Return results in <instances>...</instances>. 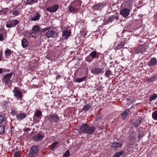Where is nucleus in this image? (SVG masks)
I'll list each match as a JSON object with an SVG mask.
<instances>
[{
	"mask_svg": "<svg viewBox=\"0 0 157 157\" xmlns=\"http://www.w3.org/2000/svg\"><path fill=\"white\" fill-rule=\"evenodd\" d=\"M95 129L94 126H90L87 124H82L80 127L79 131L82 133H85L88 134H91Z\"/></svg>",
	"mask_w": 157,
	"mask_h": 157,
	"instance_id": "obj_1",
	"label": "nucleus"
},
{
	"mask_svg": "<svg viewBox=\"0 0 157 157\" xmlns=\"http://www.w3.org/2000/svg\"><path fill=\"white\" fill-rule=\"evenodd\" d=\"M50 29L49 27L41 29L40 30V32L44 33L46 31H48L45 33V36L47 37L48 38L56 37L57 36V33L53 30H49Z\"/></svg>",
	"mask_w": 157,
	"mask_h": 157,
	"instance_id": "obj_2",
	"label": "nucleus"
},
{
	"mask_svg": "<svg viewBox=\"0 0 157 157\" xmlns=\"http://www.w3.org/2000/svg\"><path fill=\"white\" fill-rule=\"evenodd\" d=\"M81 5V3L80 2H75L68 6V10L70 12L73 13H77Z\"/></svg>",
	"mask_w": 157,
	"mask_h": 157,
	"instance_id": "obj_3",
	"label": "nucleus"
},
{
	"mask_svg": "<svg viewBox=\"0 0 157 157\" xmlns=\"http://www.w3.org/2000/svg\"><path fill=\"white\" fill-rule=\"evenodd\" d=\"M38 151V147L36 145L33 146L31 148L29 154V157H37Z\"/></svg>",
	"mask_w": 157,
	"mask_h": 157,
	"instance_id": "obj_4",
	"label": "nucleus"
},
{
	"mask_svg": "<svg viewBox=\"0 0 157 157\" xmlns=\"http://www.w3.org/2000/svg\"><path fill=\"white\" fill-rule=\"evenodd\" d=\"M13 91L14 93V96L17 99H20L21 100H22V93L20 90L18 89V87H15Z\"/></svg>",
	"mask_w": 157,
	"mask_h": 157,
	"instance_id": "obj_5",
	"label": "nucleus"
},
{
	"mask_svg": "<svg viewBox=\"0 0 157 157\" xmlns=\"http://www.w3.org/2000/svg\"><path fill=\"white\" fill-rule=\"evenodd\" d=\"M106 5L107 4L105 2H99L95 4L93 6V8L94 9L96 10H100L103 9L106 6Z\"/></svg>",
	"mask_w": 157,
	"mask_h": 157,
	"instance_id": "obj_6",
	"label": "nucleus"
},
{
	"mask_svg": "<svg viewBox=\"0 0 157 157\" xmlns=\"http://www.w3.org/2000/svg\"><path fill=\"white\" fill-rule=\"evenodd\" d=\"M47 118L50 122H56L59 120V116L55 114L48 115L47 116Z\"/></svg>",
	"mask_w": 157,
	"mask_h": 157,
	"instance_id": "obj_7",
	"label": "nucleus"
},
{
	"mask_svg": "<svg viewBox=\"0 0 157 157\" xmlns=\"http://www.w3.org/2000/svg\"><path fill=\"white\" fill-rule=\"evenodd\" d=\"M91 72L95 75L102 74L104 72V68H100L98 67H94L91 69Z\"/></svg>",
	"mask_w": 157,
	"mask_h": 157,
	"instance_id": "obj_8",
	"label": "nucleus"
},
{
	"mask_svg": "<svg viewBox=\"0 0 157 157\" xmlns=\"http://www.w3.org/2000/svg\"><path fill=\"white\" fill-rule=\"evenodd\" d=\"M147 46L146 45H141L139 46L135 50L136 53H143L144 52Z\"/></svg>",
	"mask_w": 157,
	"mask_h": 157,
	"instance_id": "obj_9",
	"label": "nucleus"
},
{
	"mask_svg": "<svg viewBox=\"0 0 157 157\" xmlns=\"http://www.w3.org/2000/svg\"><path fill=\"white\" fill-rule=\"evenodd\" d=\"M12 73L11 72L7 74L3 77V79L4 81L5 82V83L7 85H9L10 84V85H11V81L10 79L12 76Z\"/></svg>",
	"mask_w": 157,
	"mask_h": 157,
	"instance_id": "obj_10",
	"label": "nucleus"
},
{
	"mask_svg": "<svg viewBox=\"0 0 157 157\" xmlns=\"http://www.w3.org/2000/svg\"><path fill=\"white\" fill-rule=\"evenodd\" d=\"M20 21L17 19H13L9 22L7 23L6 26L8 28H10L15 26L19 23Z\"/></svg>",
	"mask_w": 157,
	"mask_h": 157,
	"instance_id": "obj_11",
	"label": "nucleus"
},
{
	"mask_svg": "<svg viewBox=\"0 0 157 157\" xmlns=\"http://www.w3.org/2000/svg\"><path fill=\"white\" fill-rule=\"evenodd\" d=\"M59 8V6L58 4L50 6L46 8V10L51 13H54L57 11Z\"/></svg>",
	"mask_w": 157,
	"mask_h": 157,
	"instance_id": "obj_12",
	"label": "nucleus"
},
{
	"mask_svg": "<svg viewBox=\"0 0 157 157\" xmlns=\"http://www.w3.org/2000/svg\"><path fill=\"white\" fill-rule=\"evenodd\" d=\"M44 134L42 132H40L38 134L34 136L33 137V139L36 141L42 140L44 137Z\"/></svg>",
	"mask_w": 157,
	"mask_h": 157,
	"instance_id": "obj_13",
	"label": "nucleus"
},
{
	"mask_svg": "<svg viewBox=\"0 0 157 157\" xmlns=\"http://www.w3.org/2000/svg\"><path fill=\"white\" fill-rule=\"evenodd\" d=\"M71 32L70 29L63 31V32L62 38L64 39L67 38L71 36Z\"/></svg>",
	"mask_w": 157,
	"mask_h": 157,
	"instance_id": "obj_14",
	"label": "nucleus"
},
{
	"mask_svg": "<svg viewBox=\"0 0 157 157\" xmlns=\"http://www.w3.org/2000/svg\"><path fill=\"white\" fill-rule=\"evenodd\" d=\"M130 11L128 8H124L122 10L120 14L124 17H127L129 14Z\"/></svg>",
	"mask_w": 157,
	"mask_h": 157,
	"instance_id": "obj_15",
	"label": "nucleus"
},
{
	"mask_svg": "<svg viewBox=\"0 0 157 157\" xmlns=\"http://www.w3.org/2000/svg\"><path fill=\"white\" fill-rule=\"evenodd\" d=\"M7 36V33L5 30L3 29H0V41H2L4 40L3 37H6Z\"/></svg>",
	"mask_w": 157,
	"mask_h": 157,
	"instance_id": "obj_16",
	"label": "nucleus"
},
{
	"mask_svg": "<svg viewBox=\"0 0 157 157\" xmlns=\"http://www.w3.org/2000/svg\"><path fill=\"white\" fill-rule=\"evenodd\" d=\"M123 145L122 143H120L116 142H114L112 143L111 147L114 148L115 150L117 149L118 148L121 147Z\"/></svg>",
	"mask_w": 157,
	"mask_h": 157,
	"instance_id": "obj_17",
	"label": "nucleus"
},
{
	"mask_svg": "<svg viewBox=\"0 0 157 157\" xmlns=\"http://www.w3.org/2000/svg\"><path fill=\"white\" fill-rule=\"evenodd\" d=\"M99 53L97 52L96 51H94L91 52L90 54V55L93 59H98L99 58L98 56L99 55Z\"/></svg>",
	"mask_w": 157,
	"mask_h": 157,
	"instance_id": "obj_18",
	"label": "nucleus"
},
{
	"mask_svg": "<svg viewBox=\"0 0 157 157\" xmlns=\"http://www.w3.org/2000/svg\"><path fill=\"white\" fill-rule=\"evenodd\" d=\"M157 63L156 59L155 58H153L148 62V65L150 66H153L156 65Z\"/></svg>",
	"mask_w": 157,
	"mask_h": 157,
	"instance_id": "obj_19",
	"label": "nucleus"
},
{
	"mask_svg": "<svg viewBox=\"0 0 157 157\" xmlns=\"http://www.w3.org/2000/svg\"><path fill=\"white\" fill-rule=\"evenodd\" d=\"M21 9L17 7L13 9L12 13L13 15L17 16L20 13Z\"/></svg>",
	"mask_w": 157,
	"mask_h": 157,
	"instance_id": "obj_20",
	"label": "nucleus"
},
{
	"mask_svg": "<svg viewBox=\"0 0 157 157\" xmlns=\"http://www.w3.org/2000/svg\"><path fill=\"white\" fill-rule=\"evenodd\" d=\"M119 18V17L118 16L112 15L108 18L107 21L108 23H109L110 22H112L115 20H117Z\"/></svg>",
	"mask_w": 157,
	"mask_h": 157,
	"instance_id": "obj_21",
	"label": "nucleus"
},
{
	"mask_svg": "<svg viewBox=\"0 0 157 157\" xmlns=\"http://www.w3.org/2000/svg\"><path fill=\"white\" fill-rule=\"evenodd\" d=\"M133 2L132 0H128L124 2L123 4L126 8H130L131 7V4Z\"/></svg>",
	"mask_w": 157,
	"mask_h": 157,
	"instance_id": "obj_22",
	"label": "nucleus"
},
{
	"mask_svg": "<svg viewBox=\"0 0 157 157\" xmlns=\"http://www.w3.org/2000/svg\"><path fill=\"white\" fill-rule=\"evenodd\" d=\"M26 115L23 113H20L17 115V119L20 121L25 117Z\"/></svg>",
	"mask_w": 157,
	"mask_h": 157,
	"instance_id": "obj_23",
	"label": "nucleus"
},
{
	"mask_svg": "<svg viewBox=\"0 0 157 157\" xmlns=\"http://www.w3.org/2000/svg\"><path fill=\"white\" fill-rule=\"evenodd\" d=\"M40 30V28L38 25L34 26L32 29L33 33L35 34L37 33Z\"/></svg>",
	"mask_w": 157,
	"mask_h": 157,
	"instance_id": "obj_24",
	"label": "nucleus"
},
{
	"mask_svg": "<svg viewBox=\"0 0 157 157\" xmlns=\"http://www.w3.org/2000/svg\"><path fill=\"white\" fill-rule=\"evenodd\" d=\"M22 46L24 48L27 47L29 45L28 42L26 39H23L21 40Z\"/></svg>",
	"mask_w": 157,
	"mask_h": 157,
	"instance_id": "obj_25",
	"label": "nucleus"
},
{
	"mask_svg": "<svg viewBox=\"0 0 157 157\" xmlns=\"http://www.w3.org/2000/svg\"><path fill=\"white\" fill-rule=\"evenodd\" d=\"M129 112V109H126L125 111L121 113V115L124 119L126 118Z\"/></svg>",
	"mask_w": 157,
	"mask_h": 157,
	"instance_id": "obj_26",
	"label": "nucleus"
},
{
	"mask_svg": "<svg viewBox=\"0 0 157 157\" xmlns=\"http://www.w3.org/2000/svg\"><path fill=\"white\" fill-rule=\"evenodd\" d=\"M40 17V14L39 13H36L35 15V16L33 17H32L31 18V20L32 21H36L38 20Z\"/></svg>",
	"mask_w": 157,
	"mask_h": 157,
	"instance_id": "obj_27",
	"label": "nucleus"
},
{
	"mask_svg": "<svg viewBox=\"0 0 157 157\" xmlns=\"http://www.w3.org/2000/svg\"><path fill=\"white\" fill-rule=\"evenodd\" d=\"M13 53V51H11L10 49L7 48L5 51V55L7 58H9L11 54Z\"/></svg>",
	"mask_w": 157,
	"mask_h": 157,
	"instance_id": "obj_28",
	"label": "nucleus"
},
{
	"mask_svg": "<svg viewBox=\"0 0 157 157\" xmlns=\"http://www.w3.org/2000/svg\"><path fill=\"white\" fill-rule=\"evenodd\" d=\"M91 107V106L89 104H86L84 106V107L82 108V111H87Z\"/></svg>",
	"mask_w": 157,
	"mask_h": 157,
	"instance_id": "obj_29",
	"label": "nucleus"
},
{
	"mask_svg": "<svg viewBox=\"0 0 157 157\" xmlns=\"http://www.w3.org/2000/svg\"><path fill=\"white\" fill-rule=\"evenodd\" d=\"M124 153L123 151H119L115 153L113 156V157H119L122 155Z\"/></svg>",
	"mask_w": 157,
	"mask_h": 157,
	"instance_id": "obj_30",
	"label": "nucleus"
},
{
	"mask_svg": "<svg viewBox=\"0 0 157 157\" xmlns=\"http://www.w3.org/2000/svg\"><path fill=\"white\" fill-rule=\"evenodd\" d=\"M38 0H27L26 2V5H31L37 2Z\"/></svg>",
	"mask_w": 157,
	"mask_h": 157,
	"instance_id": "obj_31",
	"label": "nucleus"
},
{
	"mask_svg": "<svg viewBox=\"0 0 157 157\" xmlns=\"http://www.w3.org/2000/svg\"><path fill=\"white\" fill-rule=\"evenodd\" d=\"M112 72L111 71V70H110L109 69H108L106 71L105 73V76L106 77H107V78H109V76L111 75H112Z\"/></svg>",
	"mask_w": 157,
	"mask_h": 157,
	"instance_id": "obj_32",
	"label": "nucleus"
},
{
	"mask_svg": "<svg viewBox=\"0 0 157 157\" xmlns=\"http://www.w3.org/2000/svg\"><path fill=\"white\" fill-rule=\"evenodd\" d=\"M156 78V77L155 76H153L149 78H146V81L149 82H151L154 81L155 80Z\"/></svg>",
	"mask_w": 157,
	"mask_h": 157,
	"instance_id": "obj_33",
	"label": "nucleus"
},
{
	"mask_svg": "<svg viewBox=\"0 0 157 157\" xmlns=\"http://www.w3.org/2000/svg\"><path fill=\"white\" fill-rule=\"evenodd\" d=\"M6 126L4 125H0V134H3L5 132Z\"/></svg>",
	"mask_w": 157,
	"mask_h": 157,
	"instance_id": "obj_34",
	"label": "nucleus"
},
{
	"mask_svg": "<svg viewBox=\"0 0 157 157\" xmlns=\"http://www.w3.org/2000/svg\"><path fill=\"white\" fill-rule=\"evenodd\" d=\"M87 78V77H84L82 78H78L75 79V81L78 82H80L85 81Z\"/></svg>",
	"mask_w": 157,
	"mask_h": 157,
	"instance_id": "obj_35",
	"label": "nucleus"
},
{
	"mask_svg": "<svg viewBox=\"0 0 157 157\" xmlns=\"http://www.w3.org/2000/svg\"><path fill=\"white\" fill-rule=\"evenodd\" d=\"M42 115V112L40 110H37L34 113V115L36 117H39Z\"/></svg>",
	"mask_w": 157,
	"mask_h": 157,
	"instance_id": "obj_36",
	"label": "nucleus"
},
{
	"mask_svg": "<svg viewBox=\"0 0 157 157\" xmlns=\"http://www.w3.org/2000/svg\"><path fill=\"white\" fill-rule=\"evenodd\" d=\"M141 123V121L140 120H137L134 123L133 125L135 127H137L139 126Z\"/></svg>",
	"mask_w": 157,
	"mask_h": 157,
	"instance_id": "obj_37",
	"label": "nucleus"
},
{
	"mask_svg": "<svg viewBox=\"0 0 157 157\" xmlns=\"http://www.w3.org/2000/svg\"><path fill=\"white\" fill-rule=\"evenodd\" d=\"M81 35L83 37H84L87 34V31L85 29H82L80 31Z\"/></svg>",
	"mask_w": 157,
	"mask_h": 157,
	"instance_id": "obj_38",
	"label": "nucleus"
},
{
	"mask_svg": "<svg viewBox=\"0 0 157 157\" xmlns=\"http://www.w3.org/2000/svg\"><path fill=\"white\" fill-rule=\"evenodd\" d=\"M157 98V94H154L151 95V97L150 98L149 101H152V100L155 99Z\"/></svg>",
	"mask_w": 157,
	"mask_h": 157,
	"instance_id": "obj_39",
	"label": "nucleus"
},
{
	"mask_svg": "<svg viewBox=\"0 0 157 157\" xmlns=\"http://www.w3.org/2000/svg\"><path fill=\"white\" fill-rule=\"evenodd\" d=\"M152 117L154 120H157V110L155 111L152 113Z\"/></svg>",
	"mask_w": 157,
	"mask_h": 157,
	"instance_id": "obj_40",
	"label": "nucleus"
},
{
	"mask_svg": "<svg viewBox=\"0 0 157 157\" xmlns=\"http://www.w3.org/2000/svg\"><path fill=\"white\" fill-rule=\"evenodd\" d=\"M125 45V44L122 43H121L120 44H118L117 45L116 47V48L117 50L120 49L121 48H122Z\"/></svg>",
	"mask_w": 157,
	"mask_h": 157,
	"instance_id": "obj_41",
	"label": "nucleus"
},
{
	"mask_svg": "<svg viewBox=\"0 0 157 157\" xmlns=\"http://www.w3.org/2000/svg\"><path fill=\"white\" fill-rule=\"evenodd\" d=\"M93 60V59L92 58L91 56H90V54L85 58V60L89 62H91Z\"/></svg>",
	"mask_w": 157,
	"mask_h": 157,
	"instance_id": "obj_42",
	"label": "nucleus"
},
{
	"mask_svg": "<svg viewBox=\"0 0 157 157\" xmlns=\"http://www.w3.org/2000/svg\"><path fill=\"white\" fill-rule=\"evenodd\" d=\"M58 144V142H55L53 143L51 146L50 149L52 150H53L56 146L57 144Z\"/></svg>",
	"mask_w": 157,
	"mask_h": 157,
	"instance_id": "obj_43",
	"label": "nucleus"
},
{
	"mask_svg": "<svg viewBox=\"0 0 157 157\" xmlns=\"http://www.w3.org/2000/svg\"><path fill=\"white\" fill-rule=\"evenodd\" d=\"M21 155L20 151H17L14 153L15 157H20Z\"/></svg>",
	"mask_w": 157,
	"mask_h": 157,
	"instance_id": "obj_44",
	"label": "nucleus"
},
{
	"mask_svg": "<svg viewBox=\"0 0 157 157\" xmlns=\"http://www.w3.org/2000/svg\"><path fill=\"white\" fill-rule=\"evenodd\" d=\"M5 119L2 115H0V124L3 123Z\"/></svg>",
	"mask_w": 157,
	"mask_h": 157,
	"instance_id": "obj_45",
	"label": "nucleus"
},
{
	"mask_svg": "<svg viewBox=\"0 0 157 157\" xmlns=\"http://www.w3.org/2000/svg\"><path fill=\"white\" fill-rule=\"evenodd\" d=\"M70 152L69 151H67L63 155V156L64 157H67L68 156L70 155Z\"/></svg>",
	"mask_w": 157,
	"mask_h": 157,
	"instance_id": "obj_46",
	"label": "nucleus"
},
{
	"mask_svg": "<svg viewBox=\"0 0 157 157\" xmlns=\"http://www.w3.org/2000/svg\"><path fill=\"white\" fill-rule=\"evenodd\" d=\"M17 112V111L16 110L13 109H11V113L13 115H16Z\"/></svg>",
	"mask_w": 157,
	"mask_h": 157,
	"instance_id": "obj_47",
	"label": "nucleus"
},
{
	"mask_svg": "<svg viewBox=\"0 0 157 157\" xmlns=\"http://www.w3.org/2000/svg\"><path fill=\"white\" fill-rule=\"evenodd\" d=\"M36 34L32 33H30L29 35V37H36Z\"/></svg>",
	"mask_w": 157,
	"mask_h": 157,
	"instance_id": "obj_48",
	"label": "nucleus"
},
{
	"mask_svg": "<svg viewBox=\"0 0 157 157\" xmlns=\"http://www.w3.org/2000/svg\"><path fill=\"white\" fill-rule=\"evenodd\" d=\"M0 13L2 14H6V10H1L0 11Z\"/></svg>",
	"mask_w": 157,
	"mask_h": 157,
	"instance_id": "obj_49",
	"label": "nucleus"
},
{
	"mask_svg": "<svg viewBox=\"0 0 157 157\" xmlns=\"http://www.w3.org/2000/svg\"><path fill=\"white\" fill-rule=\"evenodd\" d=\"M30 130V129L29 128H27L25 129V132H27L28 131H29Z\"/></svg>",
	"mask_w": 157,
	"mask_h": 157,
	"instance_id": "obj_50",
	"label": "nucleus"
},
{
	"mask_svg": "<svg viewBox=\"0 0 157 157\" xmlns=\"http://www.w3.org/2000/svg\"><path fill=\"white\" fill-rule=\"evenodd\" d=\"M2 55L0 53V61L2 60Z\"/></svg>",
	"mask_w": 157,
	"mask_h": 157,
	"instance_id": "obj_51",
	"label": "nucleus"
},
{
	"mask_svg": "<svg viewBox=\"0 0 157 157\" xmlns=\"http://www.w3.org/2000/svg\"><path fill=\"white\" fill-rule=\"evenodd\" d=\"M3 72L2 71V69L1 68H0V74L2 73Z\"/></svg>",
	"mask_w": 157,
	"mask_h": 157,
	"instance_id": "obj_52",
	"label": "nucleus"
},
{
	"mask_svg": "<svg viewBox=\"0 0 157 157\" xmlns=\"http://www.w3.org/2000/svg\"><path fill=\"white\" fill-rule=\"evenodd\" d=\"M133 122H134V121L133 120H131L130 121V123L132 124H133Z\"/></svg>",
	"mask_w": 157,
	"mask_h": 157,
	"instance_id": "obj_53",
	"label": "nucleus"
},
{
	"mask_svg": "<svg viewBox=\"0 0 157 157\" xmlns=\"http://www.w3.org/2000/svg\"><path fill=\"white\" fill-rule=\"evenodd\" d=\"M10 71V70L9 69H8V70H7V71L9 72V71Z\"/></svg>",
	"mask_w": 157,
	"mask_h": 157,
	"instance_id": "obj_54",
	"label": "nucleus"
}]
</instances>
